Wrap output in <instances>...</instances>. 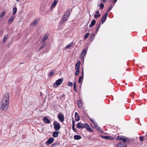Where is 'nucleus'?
Returning a JSON list of instances; mask_svg holds the SVG:
<instances>
[{
  "mask_svg": "<svg viewBox=\"0 0 147 147\" xmlns=\"http://www.w3.org/2000/svg\"><path fill=\"white\" fill-rule=\"evenodd\" d=\"M9 96V93H6L2 98L1 102V109L3 110H6L8 108Z\"/></svg>",
  "mask_w": 147,
  "mask_h": 147,
  "instance_id": "f257e3e1",
  "label": "nucleus"
},
{
  "mask_svg": "<svg viewBox=\"0 0 147 147\" xmlns=\"http://www.w3.org/2000/svg\"><path fill=\"white\" fill-rule=\"evenodd\" d=\"M63 79L62 78H60L57 80L55 83H54L53 85L55 88L59 86L62 83Z\"/></svg>",
  "mask_w": 147,
  "mask_h": 147,
  "instance_id": "f03ea898",
  "label": "nucleus"
},
{
  "mask_svg": "<svg viewBox=\"0 0 147 147\" xmlns=\"http://www.w3.org/2000/svg\"><path fill=\"white\" fill-rule=\"evenodd\" d=\"M70 14V12L69 10H67L66 13L64 14L63 16L62 20L63 22H65L68 18Z\"/></svg>",
  "mask_w": 147,
  "mask_h": 147,
  "instance_id": "7ed1b4c3",
  "label": "nucleus"
},
{
  "mask_svg": "<svg viewBox=\"0 0 147 147\" xmlns=\"http://www.w3.org/2000/svg\"><path fill=\"white\" fill-rule=\"evenodd\" d=\"M53 125L54 129L56 131H58L60 129V124L57 121H54L53 122Z\"/></svg>",
  "mask_w": 147,
  "mask_h": 147,
  "instance_id": "20e7f679",
  "label": "nucleus"
},
{
  "mask_svg": "<svg viewBox=\"0 0 147 147\" xmlns=\"http://www.w3.org/2000/svg\"><path fill=\"white\" fill-rule=\"evenodd\" d=\"M127 140V139L125 137L121 136H119L116 138L117 140L122 141L124 142H125Z\"/></svg>",
  "mask_w": 147,
  "mask_h": 147,
  "instance_id": "39448f33",
  "label": "nucleus"
},
{
  "mask_svg": "<svg viewBox=\"0 0 147 147\" xmlns=\"http://www.w3.org/2000/svg\"><path fill=\"white\" fill-rule=\"evenodd\" d=\"M90 120H91L93 124L94 125L96 129L97 130H98L100 131H101L102 130L98 126L97 123L95 122L94 120L92 119H90Z\"/></svg>",
  "mask_w": 147,
  "mask_h": 147,
  "instance_id": "423d86ee",
  "label": "nucleus"
},
{
  "mask_svg": "<svg viewBox=\"0 0 147 147\" xmlns=\"http://www.w3.org/2000/svg\"><path fill=\"white\" fill-rule=\"evenodd\" d=\"M58 117L60 122H62L64 120V116L63 114H59L58 115Z\"/></svg>",
  "mask_w": 147,
  "mask_h": 147,
  "instance_id": "0eeeda50",
  "label": "nucleus"
},
{
  "mask_svg": "<svg viewBox=\"0 0 147 147\" xmlns=\"http://www.w3.org/2000/svg\"><path fill=\"white\" fill-rule=\"evenodd\" d=\"M86 49H84L83 50V51L82 52L81 54V59H83V60H84V58L86 54Z\"/></svg>",
  "mask_w": 147,
  "mask_h": 147,
  "instance_id": "6e6552de",
  "label": "nucleus"
},
{
  "mask_svg": "<svg viewBox=\"0 0 147 147\" xmlns=\"http://www.w3.org/2000/svg\"><path fill=\"white\" fill-rule=\"evenodd\" d=\"M85 124L82 123H78L76 127L78 128H84L86 126H85Z\"/></svg>",
  "mask_w": 147,
  "mask_h": 147,
  "instance_id": "1a4fd4ad",
  "label": "nucleus"
},
{
  "mask_svg": "<svg viewBox=\"0 0 147 147\" xmlns=\"http://www.w3.org/2000/svg\"><path fill=\"white\" fill-rule=\"evenodd\" d=\"M15 16L14 15H12L11 16L10 18L9 19L8 21V24H11L12 23L13 21L15 19Z\"/></svg>",
  "mask_w": 147,
  "mask_h": 147,
  "instance_id": "9d476101",
  "label": "nucleus"
},
{
  "mask_svg": "<svg viewBox=\"0 0 147 147\" xmlns=\"http://www.w3.org/2000/svg\"><path fill=\"white\" fill-rule=\"evenodd\" d=\"M82 76H80L78 80V82L79 83H80L81 82H82V81L83 79V76H84V69H82Z\"/></svg>",
  "mask_w": 147,
  "mask_h": 147,
  "instance_id": "9b49d317",
  "label": "nucleus"
},
{
  "mask_svg": "<svg viewBox=\"0 0 147 147\" xmlns=\"http://www.w3.org/2000/svg\"><path fill=\"white\" fill-rule=\"evenodd\" d=\"M75 117L76 121H78L80 120V117L78 113L77 112H75Z\"/></svg>",
  "mask_w": 147,
  "mask_h": 147,
  "instance_id": "f8f14e48",
  "label": "nucleus"
},
{
  "mask_svg": "<svg viewBox=\"0 0 147 147\" xmlns=\"http://www.w3.org/2000/svg\"><path fill=\"white\" fill-rule=\"evenodd\" d=\"M49 36V34H46L44 36L41 42L42 43H44L47 39L48 38Z\"/></svg>",
  "mask_w": 147,
  "mask_h": 147,
  "instance_id": "ddd939ff",
  "label": "nucleus"
},
{
  "mask_svg": "<svg viewBox=\"0 0 147 147\" xmlns=\"http://www.w3.org/2000/svg\"><path fill=\"white\" fill-rule=\"evenodd\" d=\"M107 13L105 14L102 17L101 19V22L102 24H103L105 21L106 18L107 17Z\"/></svg>",
  "mask_w": 147,
  "mask_h": 147,
  "instance_id": "4468645a",
  "label": "nucleus"
},
{
  "mask_svg": "<svg viewBox=\"0 0 147 147\" xmlns=\"http://www.w3.org/2000/svg\"><path fill=\"white\" fill-rule=\"evenodd\" d=\"M81 62L80 61H78L76 64L75 68L76 69H80V65Z\"/></svg>",
  "mask_w": 147,
  "mask_h": 147,
  "instance_id": "2eb2a0df",
  "label": "nucleus"
},
{
  "mask_svg": "<svg viewBox=\"0 0 147 147\" xmlns=\"http://www.w3.org/2000/svg\"><path fill=\"white\" fill-rule=\"evenodd\" d=\"M58 0H54L53 2L51 5V7L52 8H54L56 5Z\"/></svg>",
  "mask_w": 147,
  "mask_h": 147,
  "instance_id": "dca6fc26",
  "label": "nucleus"
},
{
  "mask_svg": "<svg viewBox=\"0 0 147 147\" xmlns=\"http://www.w3.org/2000/svg\"><path fill=\"white\" fill-rule=\"evenodd\" d=\"M54 138H50L48 140L46 143H48L49 144H50L53 142L54 140Z\"/></svg>",
  "mask_w": 147,
  "mask_h": 147,
  "instance_id": "f3484780",
  "label": "nucleus"
},
{
  "mask_svg": "<svg viewBox=\"0 0 147 147\" xmlns=\"http://www.w3.org/2000/svg\"><path fill=\"white\" fill-rule=\"evenodd\" d=\"M117 147H126V145L123 144L122 142L119 143L117 145Z\"/></svg>",
  "mask_w": 147,
  "mask_h": 147,
  "instance_id": "a211bd4d",
  "label": "nucleus"
},
{
  "mask_svg": "<svg viewBox=\"0 0 147 147\" xmlns=\"http://www.w3.org/2000/svg\"><path fill=\"white\" fill-rule=\"evenodd\" d=\"M72 128L73 130L75 131V132H76V131L75 128V121L74 120V119L73 118L72 120Z\"/></svg>",
  "mask_w": 147,
  "mask_h": 147,
  "instance_id": "6ab92c4d",
  "label": "nucleus"
},
{
  "mask_svg": "<svg viewBox=\"0 0 147 147\" xmlns=\"http://www.w3.org/2000/svg\"><path fill=\"white\" fill-rule=\"evenodd\" d=\"M38 22V20H34L32 23H31V25L32 26H34L36 25Z\"/></svg>",
  "mask_w": 147,
  "mask_h": 147,
  "instance_id": "aec40b11",
  "label": "nucleus"
},
{
  "mask_svg": "<svg viewBox=\"0 0 147 147\" xmlns=\"http://www.w3.org/2000/svg\"><path fill=\"white\" fill-rule=\"evenodd\" d=\"M17 11V8L16 7H14L13 8V13H12V15L15 16L16 14V13Z\"/></svg>",
  "mask_w": 147,
  "mask_h": 147,
  "instance_id": "412c9836",
  "label": "nucleus"
},
{
  "mask_svg": "<svg viewBox=\"0 0 147 147\" xmlns=\"http://www.w3.org/2000/svg\"><path fill=\"white\" fill-rule=\"evenodd\" d=\"M74 138L76 140H78L81 138V137L78 135H75L74 136Z\"/></svg>",
  "mask_w": 147,
  "mask_h": 147,
  "instance_id": "4be33fe9",
  "label": "nucleus"
},
{
  "mask_svg": "<svg viewBox=\"0 0 147 147\" xmlns=\"http://www.w3.org/2000/svg\"><path fill=\"white\" fill-rule=\"evenodd\" d=\"M44 121L46 123H49L50 122V120L46 117H45L43 119Z\"/></svg>",
  "mask_w": 147,
  "mask_h": 147,
  "instance_id": "5701e85b",
  "label": "nucleus"
},
{
  "mask_svg": "<svg viewBox=\"0 0 147 147\" xmlns=\"http://www.w3.org/2000/svg\"><path fill=\"white\" fill-rule=\"evenodd\" d=\"M96 21L94 20H93L92 21L90 24L89 26L90 28H91L95 24Z\"/></svg>",
  "mask_w": 147,
  "mask_h": 147,
  "instance_id": "b1692460",
  "label": "nucleus"
},
{
  "mask_svg": "<svg viewBox=\"0 0 147 147\" xmlns=\"http://www.w3.org/2000/svg\"><path fill=\"white\" fill-rule=\"evenodd\" d=\"M58 132L57 131H55L53 133V137L56 138L58 136Z\"/></svg>",
  "mask_w": 147,
  "mask_h": 147,
  "instance_id": "393cba45",
  "label": "nucleus"
},
{
  "mask_svg": "<svg viewBox=\"0 0 147 147\" xmlns=\"http://www.w3.org/2000/svg\"><path fill=\"white\" fill-rule=\"evenodd\" d=\"M5 11H3V12L0 15V19H2L3 18L5 14Z\"/></svg>",
  "mask_w": 147,
  "mask_h": 147,
  "instance_id": "a878e982",
  "label": "nucleus"
},
{
  "mask_svg": "<svg viewBox=\"0 0 147 147\" xmlns=\"http://www.w3.org/2000/svg\"><path fill=\"white\" fill-rule=\"evenodd\" d=\"M8 37V35H6L4 37L3 42H5L6 41V40H7Z\"/></svg>",
  "mask_w": 147,
  "mask_h": 147,
  "instance_id": "bb28decb",
  "label": "nucleus"
},
{
  "mask_svg": "<svg viewBox=\"0 0 147 147\" xmlns=\"http://www.w3.org/2000/svg\"><path fill=\"white\" fill-rule=\"evenodd\" d=\"M73 44V43L71 42L69 44L66 46L65 48L68 49L69 47H71L72 45Z\"/></svg>",
  "mask_w": 147,
  "mask_h": 147,
  "instance_id": "cd10ccee",
  "label": "nucleus"
},
{
  "mask_svg": "<svg viewBox=\"0 0 147 147\" xmlns=\"http://www.w3.org/2000/svg\"><path fill=\"white\" fill-rule=\"evenodd\" d=\"M95 36V35L93 33L92 34L91 36L90 37V40L91 41L92 40H93Z\"/></svg>",
  "mask_w": 147,
  "mask_h": 147,
  "instance_id": "c85d7f7f",
  "label": "nucleus"
},
{
  "mask_svg": "<svg viewBox=\"0 0 147 147\" xmlns=\"http://www.w3.org/2000/svg\"><path fill=\"white\" fill-rule=\"evenodd\" d=\"M78 103L79 107H81L82 106V104L81 101L78 100Z\"/></svg>",
  "mask_w": 147,
  "mask_h": 147,
  "instance_id": "c756f323",
  "label": "nucleus"
},
{
  "mask_svg": "<svg viewBox=\"0 0 147 147\" xmlns=\"http://www.w3.org/2000/svg\"><path fill=\"white\" fill-rule=\"evenodd\" d=\"M54 72H55V71L54 70H51L50 73L49 74V76H52L53 75Z\"/></svg>",
  "mask_w": 147,
  "mask_h": 147,
  "instance_id": "7c9ffc66",
  "label": "nucleus"
},
{
  "mask_svg": "<svg viewBox=\"0 0 147 147\" xmlns=\"http://www.w3.org/2000/svg\"><path fill=\"white\" fill-rule=\"evenodd\" d=\"M100 15L99 14H95L94 15V18H98L100 17Z\"/></svg>",
  "mask_w": 147,
  "mask_h": 147,
  "instance_id": "2f4dec72",
  "label": "nucleus"
},
{
  "mask_svg": "<svg viewBox=\"0 0 147 147\" xmlns=\"http://www.w3.org/2000/svg\"><path fill=\"white\" fill-rule=\"evenodd\" d=\"M85 126H86L85 127L88 130L90 128L89 125L85 123Z\"/></svg>",
  "mask_w": 147,
  "mask_h": 147,
  "instance_id": "473e14b6",
  "label": "nucleus"
},
{
  "mask_svg": "<svg viewBox=\"0 0 147 147\" xmlns=\"http://www.w3.org/2000/svg\"><path fill=\"white\" fill-rule=\"evenodd\" d=\"M106 139L109 140H113V138L111 136H107Z\"/></svg>",
  "mask_w": 147,
  "mask_h": 147,
  "instance_id": "72a5a7b5",
  "label": "nucleus"
},
{
  "mask_svg": "<svg viewBox=\"0 0 147 147\" xmlns=\"http://www.w3.org/2000/svg\"><path fill=\"white\" fill-rule=\"evenodd\" d=\"M89 33H86L85 34V36H84V39L86 40L87 38L89 36Z\"/></svg>",
  "mask_w": 147,
  "mask_h": 147,
  "instance_id": "f704fd0d",
  "label": "nucleus"
},
{
  "mask_svg": "<svg viewBox=\"0 0 147 147\" xmlns=\"http://www.w3.org/2000/svg\"><path fill=\"white\" fill-rule=\"evenodd\" d=\"M67 85L68 86H72L73 85L72 83L71 82H68V83H67Z\"/></svg>",
  "mask_w": 147,
  "mask_h": 147,
  "instance_id": "c9c22d12",
  "label": "nucleus"
},
{
  "mask_svg": "<svg viewBox=\"0 0 147 147\" xmlns=\"http://www.w3.org/2000/svg\"><path fill=\"white\" fill-rule=\"evenodd\" d=\"M45 44H43L41 46V47H40V48H39V50H41V49H42L43 48H44V47H45Z\"/></svg>",
  "mask_w": 147,
  "mask_h": 147,
  "instance_id": "e433bc0d",
  "label": "nucleus"
},
{
  "mask_svg": "<svg viewBox=\"0 0 147 147\" xmlns=\"http://www.w3.org/2000/svg\"><path fill=\"white\" fill-rule=\"evenodd\" d=\"M80 72V69H77L75 73V75H78Z\"/></svg>",
  "mask_w": 147,
  "mask_h": 147,
  "instance_id": "4c0bfd02",
  "label": "nucleus"
},
{
  "mask_svg": "<svg viewBox=\"0 0 147 147\" xmlns=\"http://www.w3.org/2000/svg\"><path fill=\"white\" fill-rule=\"evenodd\" d=\"M100 7L101 9H102L104 7V5L103 3H101V4H100Z\"/></svg>",
  "mask_w": 147,
  "mask_h": 147,
  "instance_id": "58836bf2",
  "label": "nucleus"
},
{
  "mask_svg": "<svg viewBox=\"0 0 147 147\" xmlns=\"http://www.w3.org/2000/svg\"><path fill=\"white\" fill-rule=\"evenodd\" d=\"M139 139L140 141H142L143 139V137L142 136L140 137L139 138Z\"/></svg>",
  "mask_w": 147,
  "mask_h": 147,
  "instance_id": "ea45409f",
  "label": "nucleus"
},
{
  "mask_svg": "<svg viewBox=\"0 0 147 147\" xmlns=\"http://www.w3.org/2000/svg\"><path fill=\"white\" fill-rule=\"evenodd\" d=\"M100 24H99V25L98 26V28L96 29V32H97L98 31V29H99V28L100 27Z\"/></svg>",
  "mask_w": 147,
  "mask_h": 147,
  "instance_id": "a19ab883",
  "label": "nucleus"
},
{
  "mask_svg": "<svg viewBox=\"0 0 147 147\" xmlns=\"http://www.w3.org/2000/svg\"><path fill=\"white\" fill-rule=\"evenodd\" d=\"M101 137L103 138L106 139L107 136H101Z\"/></svg>",
  "mask_w": 147,
  "mask_h": 147,
  "instance_id": "79ce46f5",
  "label": "nucleus"
},
{
  "mask_svg": "<svg viewBox=\"0 0 147 147\" xmlns=\"http://www.w3.org/2000/svg\"><path fill=\"white\" fill-rule=\"evenodd\" d=\"M74 89L76 92V86H74Z\"/></svg>",
  "mask_w": 147,
  "mask_h": 147,
  "instance_id": "37998d69",
  "label": "nucleus"
},
{
  "mask_svg": "<svg viewBox=\"0 0 147 147\" xmlns=\"http://www.w3.org/2000/svg\"><path fill=\"white\" fill-rule=\"evenodd\" d=\"M88 130L89 131H93V130L91 128H90L89 129H88Z\"/></svg>",
  "mask_w": 147,
  "mask_h": 147,
  "instance_id": "c03bdc74",
  "label": "nucleus"
},
{
  "mask_svg": "<svg viewBox=\"0 0 147 147\" xmlns=\"http://www.w3.org/2000/svg\"><path fill=\"white\" fill-rule=\"evenodd\" d=\"M74 86H76V83L75 82L74 84Z\"/></svg>",
  "mask_w": 147,
  "mask_h": 147,
  "instance_id": "a18cd8bd",
  "label": "nucleus"
},
{
  "mask_svg": "<svg viewBox=\"0 0 147 147\" xmlns=\"http://www.w3.org/2000/svg\"><path fill=\"white\" fill-rule=\"evenodd\" d=\"M112 7H110L109 9H108V11H110V10L112 8Z\"/></svg>",
  "mask_w": 147,
  "mask_h": 147,
  "instance_id": "49530a36",
  "label": "nucleus"
},
{
  "mask_svg": "<svg viewBox=\"0 0 147 147\" xmlns=\"http://www.w3.org/2000/svg\"><path fill=\"white\" fill-rule=\"evenodd\" d=\"M99 11H97L96 12V14H99Z\"/></svg>",
  "mask_w": 147,
  "mask_h": 147,
  "instance_id": "de8ad7c7",
  "label": "nucleus"
},
{
  "mask_svg": "<svg viewBox=\"0 0 147 147\" xmlns=\"http://www.w3.org/2000/svg\"><path fill=\"white\" fill-rule=\"evenodd\" d=\"M103 2H105L107 1V0H102Z\"/></svg>",
  "mask_w": 147,
  "mask_h": 147,
  "instance_id": "09e8293b",
  "label": "nucleus"
},
{
  "mask_svg": "<svg viewBox=\"0 0 147 147\" xmlns=\"http://www.w3.org/2000/svg\"><path fill=\"white\" fill-rule=\"evenodd\" d=\"M117 1V0H115V1H114V2L115 3Z\"/></svg>",
  "mask_w": 147,
  "mask_h": 147,
  "instance_id": "8fccbe9b",
  "label": "nucleus"
},
{
  "mask_svg": "<svg viewBox=\"0 0 147 147\" xmlns=\"http://www.w3.org/2000/svg\"><path fill=\"white\" fill-rule=\"evenodd\" d=\"M52 145H54V146H55V145H54V144H53Z\"/></svg>",
  "mask_w": 147,
  "mask_h": 147,
  "instance_id": "3c124183",
  "label": "nucleus"
},
{
  "mask_svg": "<svg viewBox=\"0 0 147 147\" xmlns=\"http://www.w3.org/2000/svg\"><path fill=\"white\" fill-rule=\"evenodd\" d=\"M146 136L147 137V133H146Z\"/></svg>",
  "mask_w": 147,
  "mask_h": 147,
  "instance_id": "603ef678",
  "label": "nucleus"
}]
</instances>
